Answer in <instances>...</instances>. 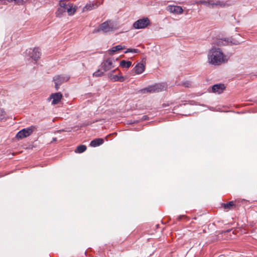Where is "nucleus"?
Here are the masks:
<instances>
[{
    "mask_svg": "<svg viewBox=\"0 0 257 257\" xmlns=\"http://www.w3.org/2000/svg\"><path fill=\"white\" fill-rule=\"evenodd\" d=\"M208 62L213 65H219L227 61L225 56L219 48H212L208 51Z\"/></svg>",
    "mask_w": 257,
    "mask_h": 257,
    "instance_id": "1",
    "label": "nucleus"
},
{
    "mask_svg": "<svg viewBox=\"0 0 257 257\" xmlns=\"http://www.w3.org/2000/svg\"><path fill=\"white\" fill-rule=\"evenodd\" d=\"M167 88V85L166 83H158L154 85L150 86L148 87L142 89L140 91L143 93H158L164 90H166Z\"/></svg>",
    "mask_w": 257,
    "mask_h": 257,
    "instance_id": "2",
    "label": "nucleus"
},
{
    "mask_svg": "<svg viewBox=\"0 0 257 257\" xmlns=\"http://www.w3.org/2000/svg\"><path fill=\"white\" fill-rule=\"evenodd\" d=\"M35 130H36V127L34 125H32L29 127L23 128L17 134L16 138L18 139H23L27 138L30 136Z\"/></svg>",
    "mask_w": 257,
    "mask_h": 257,
    "instance_id": "3",
    "label": "nucleus"
},
{
    "mask_svg": "<svg viewBox=\"0 0 257 257\" xmlns=\"http://www.w3.org/2000/svg\"><path fill=\"white\" fill-rule=\"evenodd\" d=\"M120 73V71L118 69H115L108 74V77L113 82L119 81L123 82L124 80L123 76L118 75Z\"/></svg>",
    "mask_w": 257,
    "mask_h": 257,
    "instance_id": "4",
    "label": "nucleus"
},
{
    "mask_svg": "<svg viewBox=\"0 0 257 257\" xmlns=\"http://www.w3.org/2000/svg\"><path fill=\"white\" fill-rule=\"evenodd\" d=\"M150 24V20L148 18H145L136 21L133 24V27L136 29H144Z\"/></svg>",
    "mask_w": 257,
    "mask_h": 257,
    "instance_id": "5",
    "label": "nucleus"
},
{
    "mask_svg": "<svg viewBox=\"0 0 257 257\" xmlns=\"http://www.w3.org/2000/svg\"><path fill=\"white\" fill-rule=\"evenodd\" d=\"M69 79L67 76L63 75H58L53 77V81L55 83V88L56 90L59 88L60 86L65 82H67Z\"/></svg>",
    "mask_w": 257,
    "mask_h": 257,
    "instance_id": "6",
    "label": "nucleus"
},
{
    "mask_svg": "<svg viewBox=\"0 0 257 257\" xmlns=\"http://www.w3.org/2000/svg\"><path fill=\"white\" fill-rule=\"evenodd\" d=\"M67 2L68 0H60L59 1V7L55 13L57 17H61L66 12Z\"/></svg>",
    "mask_w": 257,
    "mask_h": 257,
    "instance_id": "7",
    "label": "nucleus"
},
{
    "mask_svg": "<svg viewBox=\"0 0 257 257\" xmlns=\"http://www.w3.org/2000/svg\"><path fill=\"white\" fill-rule=\"evenodd\" d=\"M113 30V25L110 21H106L101 24L96 32L102 31L104 33H107Z\"/></svg>",
    "mask_w": 257,
    "mask_h": 257,
    "instance_id": "8",
    "label": "nucleus"
},
{
    "mask_svg": "<svg viewBox=\"0 0 257 257\" xmlns=\"http://www.w3.org/2000/svg\"><path fill=\"white\" fill-rule=\"evenodd\" d=\"M62 97L63 96L61 92L52 93L48 98V101H50L52 100L51 103L54 105L58 104L61 101Z\"/></svg>",
    "mask_w": 257,
    "mask_h": 257,
    "instance_id": "9",
    "label": "nucleus"
},
{
    "mask_svg": "<svg viewBox=\"0 0 257 257\" xmlns=\"http://www.w3.org/2000/svg\"><path fill=\"white\" fill-rule=\"evenodd\" d=\"M114 67L112 60L110 58H108L101 63V67L104 71H107Z\"/></svg>",
    "mask_w": 257,
    "mask_h": 257,
    "instance_id": "10",
    "label": "nucleus"
},
{
    "mask_svg": "<svg viewBox=\"0 0 257 257\" xmlns=\"http://www.w3.org/2000/svg\"><path fill=\"white\" fill-rule=\"evenodd\" d=\"M29 53L30 55V57L32 59L36 61L41 55V53L39 48H36L33 50H30Z\"/></svg>",
    "mask_w": 257,
    "mask_h": 257,
    "instance_id": "11",
    "label": "nucleus"
},
{
    "mask_svg": "<svg viewBox=\"0 0 257 257\" xmlns=\"http://www.w3.org/2000/svg\"><path fill=\"white\" fill-rule=\"evenodd\" d=\"M166 10L168 12L174 14H182L183 11L182 7L171 5L168 6L166 8Z\"/></svg>",
    "mask_w": 257,
    "mask_h": 257,
    "instance_id": "12",
    "label": "nucleus"
},
{
    "mask_svg": "<svg viewBox=\"0 0 257 257\" xmlns=\"http://www.w3.org/2000/svg\"><path fill=\"white\" fill-rule=\"evenodd\" d=\"M225 87L223 84H217L212 86V91L214 93L220 94L223 92Z\"/></svg>",
    "mask_w": 257,
    "mask_h": 257,
    "instance_id": "13",
    "label": "nucleus"
},
{
    "mask_svg": "<svg viewBox=\"0 0 257 257\" xmlns=\"http://www.w3.org/2000/svg\"><path fill=\"white\" fill-rule=\"evenodd\" d=\"M67 9L66 12H67L69 16L73 15L77 10V7L74 6V5L72 3H70L68 0V2L67 4Z\"/></svg>",
    "mask_w": 257,
    "mask_h": 257,
    "instance_id": "14",
    "label": "nucleus"
},
{
    "mask_svg": "<svg viewBox=\"0 0 257 257\" xmlns=\"http://www.w3.org/2000/svg\"><path fill=\"white\" fill-rule=\"evenodd\" d=\"M235 202L233 201H229L227 203H222L221 204L222 207L224 210H228L233 209L235 207Z\"/></svg>",
    "mask_w": 257,
    "mask_h": 257,
    "instance_id": "15",
    "label": "nucleus"
},
{
    "mask_svg": "<svg viewBox=\"0 0 257 257\" xmlns=\"http://www.w3.org/2000/svg\"><path fill=\"white\" fill-rule=\"evenodd\" d=\"M104 143V140L101 138L95 139L92 140L90 143V146L92 147H96L102 145Z\"/></svg>",
    "mask_w": 257,
    "mask_h": 257,
    "instance_id": "16",
    "label": "nucleus"
},
{
    "mask_svg": "<svg viewBox=\"0 0 257 257\" xmlns=\"http://www.w3.org/2000/svg\"><path fill=\"white\" fill-rule=\"evenodd\" d=\"M134 69L136 74H141L145 70V66L142 63H139L136 65Z\"/></svg>",
    "mask_w": 257,
    "mask_h": 257,
    "instance_id": "17",
    "label": "nucleus"
},
{
    "mask_svg": "<svg viewBox=\"0 0 257 257\" xmlns=\"http://www.w3.org/2000/svg\"><path fill=\"white\" fill-rule=\"evenodd\" d=\"M124 49V46L121 45H117L113 47L111 49L108 50V53L110 55H112L113 53L116 51H118Z\"/></svg>",
    "mask_w": 257,
    "mask_h": 257,
    "instance_id": "18",
    "label": "nucleus"
},
{
    "mask_svg": "<svg viewBox=\"0 0 257 257\" xmlns=\"http://www.w3.org/2000/svg\"><path fill=\"white\" fill-rule=\"evenodd\" d=\"M98 6L96 4H88L83 9V12H86L87 11H90L93 9L97 8Z\"/></svg>",
    "mask_w": 257,
    "mask_h": 257,
    "instance_id": "19",
    "label": "nucleus"
},
{
    "mask_svg": "<svg viewBox=\"0 0 257 257\" xmlns=\"http://www.w3.org/2000/svg\"><path fill=\"white\" fill-rule=\"evenodd\" d=\"M215 3H216V8H225V7H228L229 6V5L227 4L226 2L218 1V0H215Z\"/></svg>",
    "mask_w": 257,
    "mask_h": 257,
    "instance_id": "20",
    "label": "nucleus"
},
{
    "mask_svg": "<svg viewBox=\"0 0 257 257\" xmlns=\"http://www.w3.org/2000/svg\"><path fill=\"white\" fill-rule=\"evenodd\" d=\"M132 65V62L130 61L122 60L120 62V66L122 68H129Z\"/></svg>",
    "mask_w": 257,
    "mask_h": 257,
    "instance_id": "21",
    "label": "nucleus"
},
{
    "mask_svg": "<svg viewBox=\"0 0 257 257\" xmlns=\"http://www.w3.org/2000/svg\"><path fill=\"white\" fill-rule=\"evenodd\" d=\"M87 147L85 145H81L77 147L75 153H82L86 150Z\"/></svg>",
    "mask_w": 257,
    "mask_h": 257,
    "instance_id": "22",
    "label": "nucleus"
},
{
    "mask_svg": "<svg viewBox=\"0 0 257 257\" xmlns=\"http://www.w3.org/2000/svg\"><path fill=\"white\" fill-rule=\"evenodd\" d=\"M210 0H201L196 2L197 4H202L204 6H207L209 8Z\"/></svg>",
    "mask_w": 257,
    "mask_h": 257,
    "instance_id": "23",
    "label": "nucleus"
},
{
    "mask_svg": "<svg viewBox=\"0 0 257 257\" xmlns=\"http://www.w3.org/2000/svg\"><path fill=\"white\" fill-rule=\"evenodd\" d=\"M229 43L228 40H223V39H219L217 40V44L218 45H226Z\"/></svg>",
    "mask_w": 257,
    "mask_h": 257,
    "instance_id": "24",
    "label": "nucleus"
},
{
    "mask_svg": "<svg viewBox=\"0 0 257 257\" xmlns=\"http://www.w3.org/2000/svg\"><path fill=\"white\" fill-rule=\"evenodd\" d=\"M9 3L14 2L17 5H23L26 0H7Z\"/></svg>",
    "mask_w": 257,
    "mask_h": 257,
    "instance_id": "25",
    "label": "nucleus"
},
{
    "mask_svg": "<svg viewBox=\"0 0 257 257\" xmlns=\"http://www.w3.org/2000/svg\"><path fill=\"white\" fill-rule=\"evenodd\" d=\"M103 75V72H102L100 70H97L96 72H94L93 74V76L94 77H100Z\"/></svg>",
    "mask_w": 257,
    "mask_h": 257,
    "instance_id": "26",
    "label": "nucleus"
},
{
    "mask_svg": "<svg viewBox=\"0 0 257 257\" xmlns=\"http://www.w3.org/2000/svg\"><path fill=\"white\" fill-rule=\"evenodd\" d=\"M6 112L3 109L0 108V120L5 117Z\"/></svg>",
    "mask_w": 257,
    "mask_h": 257,
    "instance_id": "27",
    "label": "nucleus"
},
{
    "mask_svg": "<svg viewBox=\"0 0 257 257\" xmlns=\"http://www.w3.org/2000/svg\"><path fill=\"white\" fill-rule=\"evenodd\" d=\"M209 8H211V9L216 8L215 0H210V6H209Z\"/></svg>",
    "mask_w": 257,
    "mask_h": 257,
    "instance_id": "28",
    "label": "nucleus"
},
{
    "mask_svg": "<svg viewBox=\"0 0 257 257\" xmlns=\"http://www.w3.org/2000/svg\"><path fill=\"white\" fill-rule=\"evenodd\" d=\"M182 218H187L188 217H187V216H186V215H180L179 216H178V218H177V220H178V221H180V220H181V219H182Z\"/></svg>",
    "mask_w": 257,
    "mask_h": 257,
    "instance_id": "29",
    "label": "nucleus"
},
{
    "mask_svg": "<svg viewBox=\"0 0 257 257\" xmlns=\"http://www.w3.org/2000/svg\"><path fill=\"white\" fill-rule=\"evenodd\" d=\"M148 119H149V117L147 115H144L142 116L141 120L142 121H143V120H148Z\"/></svg>",
    "mask_w": 257,
    "mask_h": 257,
    "instance_id": "30",
    "label": "nucleus"
},
{
    "mask_svg": "<svg viewBox=\"0 0 257 257\" xmlns=\"http://www.w3.org/2000/svg\"><path fill=\"white\" fill-rule=\"evenodd\" d=\"M132 51H133V49H127V50L124 52V53H130V52L132 53Z\"/></svg>",
    "mask_w": 257,
    "mask_h": 257,
    "instance_id": "31",
    "label": "nucleus"
},
{
    "mask_svg": "<svg viewBox=\"0 0 257 257\" xmlns=\"http://www.w3.org/2000/svg\"><path fill=\"white\" fill-rule=\"evenodd\" d=\"M140 51L138 49H133L132 53H138Z\"/></svg>",
    "mask_w": 257,
    "mask_h": 257,
    "instance_id": "32",
    "label": "nucleus"
},
{
    "mask_svg": "<svg viewBox=\"0 0 257 257\" xmlns=\"http://www.w3.org/2000/svg\"><path fill=\"white\" fill-rule=\"evenodd\" d=\"M189 82H186V83H185L184 84V85L185 87H188V86H189Z\"/></svg>",
    "mask_w": 257,
    "mask_h": 257,
    "instance_id": "33",
    "label": "nucleus"
},
{
    "mask_svg": "<svg viewBox=\"0 0 257 257\" xmlns=\"http://www.w3.org/2000/svg\"><path fill=\"white\" fill-rule=\"evenodd\" d=\"M56 139H54V141H56Z\"/></svg>",
    "mask_w": 257,
    "mask_h": 257,
    "instance_id": "34",
    "label": "nucleus"
},
{
    "mask_svg": "<svg viewBox=\"0 0 257 257\" xmlns=\"http://www.w3.org/2000/svg\"><path fill=\"white\" fill-rule=\"evenodd\" d=\"M112 135V134H110V135H109V136H111ZM107 137H108V136Z\"/></svg>",
    "mask_w": 257,
    "mask_h": 257,
    "instance_id": "35",
    "label": "nucleus"
},
{
    "mask_svg": "<svg viewBox=\"0 0 257 257\" xmlns=\"http://www.w3.org/2000/svg\"><path fill=\"white\" fill-rule=\"evenodd\" d=\"M4 0H0V1H3Z\"/></svg>",
    "mask_w": 257,
    "mask_h": 257,
    "instance_id": "36",
    "label": "nucleus"
}]
</instances>
